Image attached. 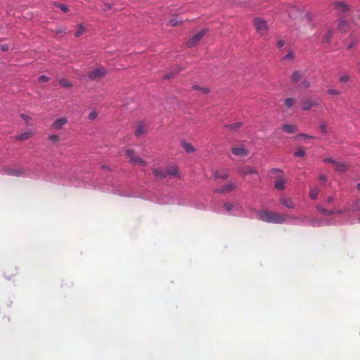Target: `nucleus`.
Returning a JSON list of instances; mask_svg holds the SVG:
<instances>
[{
    "mask_svg": "<svg viewBox=\"0 0 360 360\" xmlns=\"http://www.w3.org/2000/svg\"><path fill=\"white\" fill-rule=\"evenodd\" d=\"M257 216L259 219L264 222L280 224L286 222L288 219H291L289 216L266 210L258 212Z\"/></svg>",
    "mask_w": 360,
    "mask_h": 360,
    "instance_id": "f257e3e1",
    "label": "nucleus"
},
{
    "mask_svg": "<svg viewBox=\"0 0 360 360\" xmlns=\"http://www.w3.org/2000/svg\"><path fill=\"white\" fill-rule=\"evenodd\" d=\"M126 155L129 160V162L136 165L144 167L146 165V162L142 158H139L135 154V152L133 150L129 149L126 150Z\"/></svg>",
    "mask_w": 360,
    "mask_h": 360,
    "instance_id": "f03ea898",
    "label": "nucleus"
},
{
    "mask_svg": "<svg viewBox=\"0 0 360 360\" xmlns=\"http://www.w3.org/2000/svg\"><path fill=\"white\" fill-rule=\"evenodd\" d=\"M107 74V70L103 67H98L91 71L88 76L91 80H96L103 78Z\"/></svg>",
    "mask_w": 360,
    "mask_h": 360,
    "instance_id": "7ed1b4c3",
    "label": "nucleus"
},
{
    "mask_svg": "<svg viewBox=\"0 0 360 360\" xmlns=\"http://www.w3.org/2000/svg\"><path fill=\"white\" fill-rule=\"evenodd\" d=\"M323 162H330L331 164H333L335 167V171L339 172H346L349 167L348 165H347L346 163L342 162H338L331 158H325L323 160Z\"/></svg>",
    "mask_w": 360,
    "mask_h": 360,
    "instance_id": "20e7f679",
    "label": "nucleus"
},
{
    "mask_svg": "<svg viewBox=\"0 0 360 360\" xmlns=\"http://www.w3.org/2000/svg\"><path fill=\"white\" fill-rule=\"evenodd\" d=\"M254 25L257 31L260 34H264L268 30V26L266 22L262 18H256L254 20Z\"/></svg>",
    "mask_w": 360,
    "mask_h": 360,
    "instance_id": "39448f33",
    "label": "nucleus"
},
{
    "mask_svg": "<svg viewBox=\"0 0 360 360\" xmlns=\"http://www.w3.org/2000/svg\"><path fill=\"white\" fill-rule=\"evenodd\" d=\"M206 30H202L195 34H194L193 37H191L186 42V46L188 47H193L195 46L196 44H198L200 40L202 38V37L205 35Z\"/></svg>",
    "mask_w": 360,
    "mask_h": 360,
    "instance_id": "423d86ee",
    "label": "nucleus"
},
{
    "mask_svg": "<svg viewBox=\"0 0 360 360\" xmlns=\"http://www.w3.org/2000/svg\"><path fill=\"white\" fill-rule=\"evenodd\" d=\"M5 174L14 176H26V169L24 168H6L4 169Z\"/></svg>",
    "mask_w": 360,
    "mask_h": 360,
    "instance_id": "0eeeda50",
    "label": "nucleus"
},
{
    "mask_svg": "<svg viewBox=\"0 0 360 360\" xmlns=\"http://www.w3.org/2000/svg\"><path fill=\"white\" fill-rule=\"evenodd\" d=\"M333 8L342 13L350 11V6L344 1H337L333 3Z\"/></svg>",
    "mask_w": 360,
    "mask_h": 360,
    "instance_id": "6e6552de",
    "label": "nucleus"
},
{
    "mask_svg": "<svg viewBox=\"0 0 360 360\" xmlns=\"http://www.w3.org/2000/svg\"><path fill=\"white\" fill-rule=\"evenodd\" d=\"M279 202L288 209H293L295 207V201L290 197H281L279 199Z\"/></svg>",
    "mask_w": 360,
    "mask_h": 360,
    "instance_id": "1a4fd4ad",
    "label": "nucleus"
},
{
    "mask_svg": "<svg viewBox=\"0 0 360 360\" xmlns=\"http://www.w3.org/2000/svg\"><path fill=\"white\" fill-rule=\"evenodd\" d=\"M231 152L234 155L239 157H245L249 155V150L244 147L232 148Z\"/></svg>",
    "mask_w": 360,
    "mask_h": 360,
    "instance_id": "9d476101",
    "label": "nucleus"
},
{
    "mask_svg": "<svg viewBox=\"0 0 360 360\" xmlns=\"http://www.w3.org/2000/svg\"><path fill=\"white\" fill-rule=\"evenodd\" d=\"M236 187V184L235 183H229L223 186H221V188L217 189L215 191V192L217 193H228V192H231V191H233Z\"/></svg>",
    "mask_w": 360,
    "mask_h": 360,
    "instance_id": "9b49d317",
    "label": "nucleus"
},
{
    "mask_svg": "<svg viewBox=\"0 0 360 360\" xmlns=\"http://www.w3.org/2000/svg\"><path fill=\"white\" fill-rule=\"evenodd\" d=\"M319 103L313 99H305L302 103V108L304 110H309L313 106L317 105Z\"/></svg>",
    "mask_w": 360,
    "mask_h": 360,
    "instance_id": "f8f14e48",
    "label": "nucleus"
},
{
    "mask_svg": "<svg viewBox=\"0 0 360 360\" xmlns=\"http://www.w3.org/2000/svg\"><path fill=\"white\" fill-rule=\"evenodd\" d=\"M166 175L171 178H176L179 176V170L176 166L171 165L168 167L165 172Z\"/></svg>",
    "mask_w": 360,
    "mask_h": 360,
    "instance_id": "ddd939ff",
    "label": "nucleus"
},
{
    "mask_svg": "<svg viewBox=\"0 0 360 360\" xmlns=\"http://www.w3.org/2000/svg\"><path fill=\"white\" fill-rule=\"evenodd\" d=\"M213 176L215 179H226L229 176V174L226 169H221L214 171L213 173Z\"/></svg>",
    "mask_w": 360,
    "mask_h": 360,
    "instance_id": "4468645a",
    "label": "nucleus"
},
{
    "mask_svg": "<svg viewBox=\"0 0 360 360\" xmlns=\"http://www.w3.org/2000/svg\"><path fill=\"white\" fill-rule=\"evenodd\" d=\"M67 122L68 120L65 117H60L53 122L52 127L55 129H60L67 123Z\"/></svg>",
    "mask_w": 360,
    "mask_h": 360,
    "instance_id": "2eb2a0df",
    "label": "nucleus"
},
{
    "mask_svg": "<svg viewBox=\"0 0 360 360\" xmlns=\"http://www.w3.org/2000/svg\"><path fill=\"white\" fill-rule=\"evenodd\" d=\"M238 172L243 175L257 174V171L251 166H245L238 169Z\"/></svg>",
    "mask_w": 360,
    "mask_h": 360,
    "instance_id": "dca6fc26",
    "label": "nucleus"
},
{
    "mask_svg": "<svg viewBox=\"0 0 360 360\" xmlns=\"http://www.w3.org/2000/svg\"><path fill=\"white\" fill-rule=\"evenodd\" d=\"M224 208L228 212L240 210V207L238 203L226 202L224 204Z\"/></svg>",
    "mask_w": 360,
    "mask_h": 360,
    "instance_id": "f3484780",
    "label": "nucleus"
},
{
    "mask_svg": "<svg viewBox=\"0 0 360 360\" xmlns=\"http://www.w3.org/2000/svg\"><path fill=\"white\" fill-rule=\"evenodd\" d=\"M33 134H34V131H32L31 130H28L24 133L19 134L17 136V139L20 140V141L27 140L30 138H31L33 136Z\"/></svg>",
    "mask_w": 360,
    "mask_h": 360,
    "instance_id": "a211bd4d",
    "label": "nucleus"
},
{
    "mask_svg": "<svg viewBox=\"0 0 360 360\" xmlns=\"http://www.w3.org/2000/svg\"><path fill=\"white\" fill-rule=\"evenodd\" d=\"M146 132V127L143 123H139L135 129V135L137 137L142 136Z\"/></svg>",
    "mask_w": 360,
    "mask_h": 360,
    "instance_id": "6ab92c4d",
    "label": "nucleus"
},
{
    "mask_svg": "<svg viewBox=\"0 0 360 360\" xmlns=\"http://www.w3.org/2000/svg\"><path fill=\"white\" fill-rule=\"evenodd\" d=\"M282 129L288 134H293L297 131V126L295 124H284Z\"/></svg>",
    "mask_w": 360,
    "mask_h": 360,
    "instance_id": "aec40b11",
    "label": "nucleus"
},
{
    "mask_svg": "<svg viewBox=\"0 0 360 360\" xmlns=\"http://www.w3.org/2000/svg\"><path fill=\"white\" fill-rule=\"evenodd\" d=\"M348 27H349V24L346 20H345L343 19H341L339 20L338 28L340 31L346 32L347 30Z\"/></svg>",
    "mask_w": 360,
    "mask_h": 360,
    "instance_id": "412c9836",
    "label": "nucleus"
},
{
    "mask_svg": "<svg viewBox=\"0 0 360 360\" xmlns=\"http://www.w3.org/2000/svg\"><path fill=\"white\" fill-rule=\"evenodd\" d=\"M319 192L320 189L318 187H313L309 191V197L312 200H316L319 195Z\"/></svg>",
    "mask_w": 360,
    "mask_h": 360,
    "instance_id": "4be33fe9",
    "label": "nucleus"
},
{
    "mask_svg": "<svg viewBox=\"0 0 360 360\" xmlns=\"http://www.w3.org/2000/svg\"><path fill=\"white\" fill-rule=\"evenodd\" d=\"M285 181L283 179H279L275 181L274 186L278 190H283L285 188Z\"/></svg>",
    "mask_w": 360,
    "mask_h": 360,
    "instance_id": "5701e85b",
    "label": "nucleus"
},
{
    "mask_svg": "<svg viewBox=\"0 0 360 360\" xmlns=\"http://www.w3.org/2000/svg\"><path fill=\"white\" fill-rule=\"evenodd\" d=\"M181 145L184 150L188 153H191L195 151L194 147L189 143L182 142Z\"/></svg>",
    "mask_w": 360,
    "mask_h": 360,
    "instance_id": "b1692460",
    "label": "nucleus"
},
{
    "mask_svg": "<svg viewBox=\"0 0 360 360\" xmlns=\"http://www.w3.org/2000/svg\"><path fill=\"white\" fill-rule=\"evenodd\" d=\"M283 103L286 108H290L295 104L296 99L294 98H287L283 101Z\"/></svg>",
    "mask_w": 360,
    "mask_h": 360,
    "instance_id": "393cba45",
    "label": "nucleus"
},
{
    "mask_svg": "<svg viewBox=\"0 0 360 360\" xmlns=\"http://www.w3.org/2000/svg\"><path fill=\"white\" fill-rule=\"evenodd\" d=\"M333 34V32L332 30H328L326 33L324 34L323 38L322 39V42L328 43L330 41L332 36Z\"/></svg>",
    "mask_w": 360,
    "mask_h": 360,
    "instance_id": "a878e982",
    "label": "nucleus"
},
{
    "mask_svg": "<svg viewBox=\"0 0 360 360\" xmlns=\"http://www.w3.org/2000/svg\"><path fill=\"white\" fill-rule=\"evenodd\" d=\"M302 77V73L299 71L294 72L291 75V80L293 82H298Z\"/></svg>",
    "mask_w": 360,
    "mask_h": 360,
    "instance_id": "bb28decb",
    "label": "nucleus"
},
{
    "mask_svg": "<svg viewBox=\"0 0 360 360\" xmlns=\"http://www.w3.org/2000/svg\"><path fill=\"white\" fill-rule=\"evenodd\" d=\"M327 223L325 222L324 221L319 219H315L310 221V224L313 226H320L322 225H325Z\"/></svg>",
    "mask_w": 360,
    "mask_h": 360,
    "instance_id": "cd10ccee",
    "label": "nucleus"
},
{
    "mask_svg": "<svg viewBox=\"0 0 360 360\" xmlns=\"http://www.w3.org/2000/svg\"><path fill=\"white\" fill-rule=\"evenodd\" d=\"M153 175L158 178H165L166 176L165 173L160 169H155L153 172Z\"/></svg>",
    "mask_w": 360,
    "mask_h": 360,
    "instance_id": "c85d7f7f",
    "label": "nucleus"
},
{
    "mask_svg": "<svg viewBox=\"0 0 360 360\" xmlns=\"http://www.w3.org/2000/svg\"><path fill=\"white\" fill-rule=\"evenodd\" d=\"M84 31L85 27L82 25H79L75 34V37H80L82 34H84Z\"/></svg>",
    "mask_w": 360,
    "mask_h": 360,
    "instance_id": "c756f323",
    "label": "nucleus"
},
{
    "mask_svg": "<svg viewBox=\"0 0 360 360\" xmlns=\"http://www.w3.org/2000/svg\"><path fill=\"white\" fill-rule=\"evenodd\" d=\"M59 84L60 86H63V87H72V83L68 81V79H61L59 80Z\"/></svg>",
    "mask_w": 360,
    "mask_h": 360,
    "instance_id": "7c9ffc66",
    "label": "nucleus"
},
{
    "mask_svg": "<svg viewBox=\"0 0 360 360\" xmlns=\"http://www.w3.org/2000/svg\"><path fill=\"white\" fill-rule=\"evenodd\" d=\"M327 93L332 96H338L341 94L340 91L335 89H329L327 90Z\"/></svg>",
    "mask_w": 360,
    "mask_h": 360,
    "instance_id": "2f4dec72",
    "label": "nucleus"
},
{
    "mask_svg": "<svg viewBox=\"0 0 360 360\" xmlns=\"http://www.w3.org/2000/svg\"><path fill=\"white\" fill-rule=\"evenodd\" d=\"M316 209L320 212L326 214H331L333 213V211H328V210H325L324 208H323L322 206L319 205L316 206Z\"/></svg>",
    "mask_w": 360,
    "mask_h": 360,
    "instance_id": "473e14b6",
    "label": "nucleus"
},
{
    "mask_svg": "<svg viewBox=\"0 0 360 360\" xmlns=\"http://www.w3.org/2000/svg\"><path fill=\"white\" fill-rule=\"evenodd\" d=\"M304 155H305V150L302 148H299L295 152V155L297 157H303Z\"/></svg>",
    "mask_w": 360,
    "mask_h": 360,
    "instance_id": "72a5a7b5",
    "label": "nucleus"
},
{
    "mask_svg": "<svg viewBox=\"0 0 360 360\" xmlns=\"http://www.w3.org/2000/svg\"><path fill=\"white\" fill-rule=\"evenodd\" d=\"M180 22H181V20H179L177 18H173L169 20V23L171 26L174 27L179 25Z\"/></svg>",
    "mask_w": 360,
    "mask_h": 360,
    "instance_id": "f704fd0d",
    "label": "nucleus"
},
{
    "mask_svg": "<svg viewBox=\"0 0 360 360\" xmlns=\"http://www.w3.org/2000/svg\"><path fill=\"white\" fill-rule=\"evenodd\" d=\"M192 89H195V90H200L202 91L204 94H208L210 92V90L207 88H200L199 87L198 85H193L192 86Z\"/></svg>",
    "mask_w": 360,
    "mask_h": 360,
    "instance_id": "c9c22d12",
    "label": "nucleus"
},
{
    "mask_svg": "<svg viewBox=\"0 0 360 360\" xmlns=\"http://www.w3.org/2000/svg\"><path fill=\"white\" fill-rule=\"evenodd\" d=\"M240 127H241V123H240V122H236V123L231 124H229L227 126V127H229L231 129H233V130H236L238 128H240Z\"/></svg>",
    "mask_w": 360,
    "mask_h": 360,
    "instance_id": "e433bc0d",
    "label": "nucleus"
},
{
    "mask_svg": "<svg viewBox=\"0 0 360 360\" xmlns=\"http://www.w3.org/2000/svg\"><path fill=\"white\" fill-rule=\"evenodd\" d=\"M349 77L347 75H341L339 78V81L342 83H346L349 81Z\"/></svg>",
    "mask_w": 360,
    "mask_h": 360,
    "instance_id": "4c0bfd02",
    "label": "nucleus"
},
{
    "mask_svg": "<svg viewBox=\"0 0 360 360\" xmlns=\"http://www.w3.org/2000/svg\"><path fill=\"white\" fill-rule=\"evenodd\" d=\"M97 116H98L97 112L95 110H93L89 113V119L91 120H94L95 119H96Z\"/></svg>",
    "mask_w": 360,
    "mask_h": 360,
    "instance_id": "58836bf2",
    "label": "nucleus"
},
{
    "mask_svg": "<svg viewBox=\"0 0 360 360\" xmlns=\"http://www.w3.org/2000/svg\"><path fill=\"white\" fill-rule=\"evenodd\" d=\"M49 140L52 141V142H56V141H58L59 140V137H58V135H56V134L50 135L49 136Z\"/></svg>",
    "mask_w": 360,
    "mask_h": 360,
    "instance_id": "ea45409f",
    "label": "nucleus"
},
{
    "mask_svg": "<svg viewBox=\"0 0 360 360\" xmlns=\"http://www.w3.org/2000/svg\"><path fill=\"white\" fill-rule=\"evenodd\" d=\"M58 8H60L63 12H64V13H67V12H68V11H69V9H68V6H65V5L60 4V5H58Z\"/></svg>",
    "mask_w": 360,
    "mask_h": 360,
    "instance_id": "a19ab883",
    "label": "nucleus"
},
{
    "mask_svg": "<svg viewBox=\"0 0 360 360\" xmlns=\"http://www.w3.org/2000/svg\"><path fill=\"white\" fill-rule=\"evenodd\" d=\"M294 58V55L292 52H290L288 53V54H286L283 58V60H291Z\"/></svg>",
    "mask_w": 360,
    "mask_h": 360,
    "instance_id": "79ce46f5",
    "label": "nucleus"
},
{
    "mask_svg": "<svg viewBox=\"0 0 360 360\" xmlns=\"http://www.w3.org/2000/svg\"><path fill=\"white\" fill-rule=\"evenodd\" d=\"M38 79L40 82H46L49 81V77L45 75H41Z\"/></svg>",
    "mask_w": 360,
    "mask_h": 360,
    "instance_id": "37998d69",
    "label": "nucleus"
},
{
    "mask_svg": "<svg viewBox=\"0 0 360 360\" xmlns=\"http://www.w3.org/2000/svg\"><path fill=\"white\" fill-rule=\"evenodd\" d=\"M320 130L322 133L326 134L327 133V126L325 124H322L320 126Z\"/></svg>",
    "mask_w": 360,
    "mask_h": 360,
    "instance_id": "c03bdc74",
    "label": "nucleus"
},
{
    "mask_svg": "<svg viewBox=\"0 0 360 360\" xmlns=\"http://www.w3.org/2000/svg\"><path fill=\"white\" fill-rule=\"evenodd\" d=\"M319 179L322 181H327V176L326 174H320L319 175Z\"/></svg>",
    "mask_w": 360,
    "mask_h": 360,
    "instance_id": "a18cd8bd",
    "label": "nucleus"
},
{
    "mask_svg": "<svg viewBox=\"0 0 360 360\" xmlns=\"http://www.w3.org/2000/svg\"><path fill=\"white\" fill-rule=\"evenodd\" d=\"M21 117L26 121V122H28L30 120V117L25 114H21Z\"/></svg>",
    "mask_w": 360,
    "mask_h": 360,
    "instance_id": "49530a36",
    "label": "nucleus"
},
{
    "mask_svg": "<svg viewBox=\"0 0 360 360\" xmlns=\"http://www.w3.org/2000/svg\"><path fill=\"white\" fill-rule=\"evenodd\" d=\"M284 44H285L284 41L280 40V41H278L277 46H278V48H281V47H283L284 46Z\"/></svg>",
    "mask_w": 360,
    "mask_h": 360,
    "instance_id": "de8ad7c7",
    "label": "nucleus"
},
{
    "mask_svg": "<svg viewBox=\"0 0 360 360\" xmlns=\"http://www.w3.org/2000/svg\"><path fill=\"white\" fill-rule=\"evenodd\" d=\"M312 138V136H310L307 134H301L300 135L297 136V138Z\"/></svg>",
    "mask_w": 360,
    "mask_h": 360,
    "instance_id": "09e8293b",
    "label": "nucleus"
},
{
    "mask_svg": "<svg viewBox=\"0 0 360 360\" xmlns=\"http://www.w3.org/2000/svg\"><path fill=\"white\" fill-rule=\"evenodd\" d=\"M333 201H334V197H333V196L328 197V198H327V202H328V203H331V202H333Z\"/></svg>",
    "mask_w": 360,
    "mask_h": 360,
    "instance_id": "8fccbe9b",
    "label": "nucleus"
},
{
    "mask_svg": "<svg viewBox=\"0 0 360 360\" xmlns=\"http://www.w3.org/2000/svg\"><path fill=\"white\" fill-rule=\"evenodd\" d=\"M356 209L360 208V200H357L356 202Z\"/></svg>",
    "mask_w": 360,
    "mask_h": 360,
    "instance_id": "3c124183",
    "label": "nucleus"
},
{
    "mask_svg": "<svg viewBox=\"0 0 360 360\" xmlns=\"http://www.w3.org/2000/svg\"><path fill=\"white\" fill-rule=\"evenodd\" d=\"M1 49L4 51H7L8 50V47L6 46H1Z\"/></svg>",
    "mask_w": 360,
    "mask_h": 360,
    "instance_id": "603ef678",
    "label": "nucleus"
},
{
    "mask_svg": "<svg viewBox=\"0 0 360 360\" xmlns=\"http://www.w3.org/2000/svg\"><path fill=\"white\" fill-rule=\"evenodd\" d=\"M357 188H358V189H359V190H360V183H359V184H357Z\"/></svg>",
    "mask_w": 360,
    "mask_h": 360,
    "instance_id": "864d4df0",
    "label": "nucleus"
},
{
    "mask_svg": "<svg viewBox=\"0 0 360 360\" xmlns=\"http://www.w3.org/2000/svg\"><path fill=\"white\" fill-rule=\"evenodd\" d=\"M56 32H57L58 33H59V32H63V30H57Z\"/></svg>",
    "mask_w": 360,
    "mask_h": 360,
    "instance_id": "5fc2aeb1",
    "label": "nucleus"
},
{
    "mask_svg": "<svg viewBox=\"0 0 360 360\" xmlns=\"http://www.w3.org/2000/svg\"><path fill=\"white\" fill-rule=\"evenodd\" d=\"M304 85L305 86H309L307 83H304Z\"/></svg>",
    "mask_w": 360,
    "mask_h": 360,
    "instance_id": "6e6d98bb",
    "label": "nucleus"
},
{
    "mask_svg": "<svg viewBox=\"0 0 360 360\" xmlns=\"http://www.w3.org/2000/svg\"><path fill=\"white\" fill-rule=\"evenodd\" d=\"M357 221L360 222V217L358 218Z\"/></svg>",
    "mask_w": 360,
    "mask_h": 360,
    "instance_id": "4d7b16f0",
    "label": "nucleus"
}]
</instances>
